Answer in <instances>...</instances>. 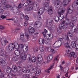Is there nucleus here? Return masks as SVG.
Masks as SVG:
<instances>
[{"label":"nucleus","mask_w":78,"mask_h":78,"mask_svg":"<svg viewBox=\"0 0 78 78\" xmlns=\"http://www.w3.org/2000/svg\"><path fill=\"white\" fill-rule=\"evenodd\" d=\"M20 57L23 60H25L27 59L28 61H31V55L30 54H27V52H22L21 54Z\"/></svg>","instance_id":"1"},{"label":"nucleus","mask_w":78,"mask_h":78,"mask_svg":"<svg viewBox=\"0 0 78 78\" xmlns=\"http://www.w3.org/2000/svg\"><path fill=\"white\" fill-rule=\"evenodd\" d=\"M19 48H22L23 50V52L26 53L27 51H28V48L27 44H25L23 45V44H19Z\"/></svg>","instance_id":"2"},{"label":"nucleus","mask_w":78,"mask_h":78,"mask_svg":"<svg viewBox=\"0 0 78 78\" xmlns=\"http://www.w3.org/2000/svg\"><path fill=\"white\" fill-rule=\"evenodd\" d=\"M11 11L14 14H17L19 12H20V9H17V7H14L11 9Z\"/></svg>","instance_id":"3"},{"label":"nucleus","mask_w":78,"mask_h":78,"mask_svg":"<svg viewBox=\"0 0 78 78\" xmlns=\"http://www.w3.org/2000/svg\"><path fill=\"white\" fill-rule=\"evenodd\" d=\"M61 44H62V42L60 41H56L53 44V47L54 48H58L59 47H60V46H61Z\"/></svg>","instance_id":"4"},{"label":"nucleus","mask_w":78,"mask_h":78,"mask_svg":"<svg viewBox=\"0 0 78 78\" xmlns=\"http://www.w3.org/2000/svg\"><path fill=\"white\" fill-rule=\"evenodd\" d=\"M1 53L0 54V56L1 57H4L5 56V58H10V55H5V54L6 53V52L4 51V50H2L0 51Z\"/></svg>","instance_id":"5"},{"label":"nucleus","mask_w":78,"mask_h":78,"mask_svg":"<svg viewBox=\"0 0 78 78\" xmlns=\"http://www.w3.org/2000/svg\"><path fill=\"white\" fill-rule=\"evenodd\" d=\"M62 5V3L60 2V0H56L55 1V6L56 8H58Z\"/></svg>","instance_id":"6"},{"label":"nucleus","mask_w":78,"mask_h":78,"mask_svg":"<svg viewBox=\"0 0 78 78\" xmlns=\"http://www.w3.org/2000/svg\"><path fill=\"white\" fill-rule=\"evenodd\" d=\"M0 62L2 66H5L7 64V61H5L3 58H1L0 59Z\"/></svg>","instance_id":"7"},{"label":"nucleus","mask_w":78,"mask_h":78,"mask_svg":"<svg viewBox=\"0 0 78 78\" xmlns=\"http://www.w3.org/2000/svg\"><path fill=\"white\" fill-rule=\"evenodd\" d=\"M71 33L70 32H68V34H69V36H70V37H72L73 36V33H75V32H76V28L74 29H73V28H71Z\"/></svg>","instance_id":"8"},{"label":"nucleus","mask_w":78,"mask_h":78,"mask_svg":"<svg viewBox=\"0 0 78 78\" xmlns=\"http://www.w3.org/2000/svg\"><path fill=\"white\" fill-rule=\"evenodd\" d=\"M65 12V9H62L60 12L59 11V12H58V15L60 17H62L64 18V15L62 13H64Z\"/></svg>","instance_id":"9"},{"label":"nucleus","mask_w":78,"mask_h":78,"mask_svg":"<svg viewBox=\"0 0 78 78\" xmlns=\"http://www.w3.org/2000/svg\"><path fill=\"white\" fill-rule=\"evenodd\" d=\"M8 47L10 51H12L14 49V44L12 43V44H10L9 45Z\"/></svg>","instance_id":"10"},{"label":"nucleus","mask_w":78,"mask_h":78,"mask_svg":"<svg viewBox=\"0 0 78 78\" xmlns=\"http://www.w3.org/2000/svg\"><path fill=\"white\" fill-rule=\"evenodd\" d=\"M47 8V7H46L45 8H40L39 9L40 10H39V11L38 12V14L39 16H41V14H42L43 13H44V10H45V9Z\"/></svg>","instance_id":"11"},{"label":"nucleus","mask_w":78,"mask_h":78,"mask_svg":"<svg viewBox=\"0 0 78 78\" xmlns=\"http://www.w3.org/2000/svg\"><path fill=\"white\" fill-rule=\"evenodd\" d=\"M73 6L76 7V9L78 10V0H75V2L73 3Z\"/></svg>","instance_id":"12"},{"label":"nucleus","mask_w":78,"mask_h":78,"mask_svg":"<svg viewBox=\"0 0 78 78\" xmlns=\"http://www.w3.org/2000/svg\"><path fill=\"white\" fill-rule=\"evenodd\" d=\"M53 19L52 18H50L48 19L47 21V23L48 25H50L53 22Z\"/></svg>","instance_id":"13"},{"label":"nucleus","mask_w":78,"mask_h":78,"mask_svg":"<svg viewBox=\"0 0 78 78\" xmlns=\"http://www.w3.org/2000/svg\"><path fill=\"white\" fill-rule=\"evenodd\" d=\"M6 72H7L8 73H11L12 72V69L10 68V67H9V66H7L6 69Z\"/></svg>","instance_id":"14"},{"label":"nucleus","mask_w":78,"mask_h":78,"mask_svg":"<svg viewBox=\"0 0 78 78\" xmlns=\"http://www.w3.org/2000/svg\"><path fill=\"white\" fill-rule=\"evenodd\" d=\"M29 6L27 8V10L28 11H31L33 9V4L29 5Z\"/></svg>","instance_id":"15"},{"label":"nucleus","mask_w":78,"mask_h":78,"mask_svg":"<svg viewBox=\"0 0 78 78\" xmlns=\"http://www.w3.org/2000/svg\"><path fill=\"white\" fill-rule=\"evenodd\" d=\"M68 3H69V0H63L62 4L64 6H67Z\"/></svg>","instance_id":"16"},{"label":"nucleus","mask_w":78,"mask_h":78,"mask_svg":"<svg viewBox=\"0 0 78 78\" xmlns=\"http://www.w3.org/2000/svg\"><path fill=\"white\" fill-rule=\"evenodd\" d=\"M29 31L30 33H33L34 32V28L30 27H29Z\"/></svg>","instance_id":"17"},{"label":"nucleus","mask_w":78,"mask_h":78,"mask_svg":"<svg viewBox=\"0 0 78 78\" xmlns=\"http://www.w3.org/2000/svg\"><path fill=\"white\" fill-rule=\"evenodd\" d=\"M35 25H37L38 27H40L42 25V23L39 21H36L35 23Z\"/></svg>","instance_id":"18"},{"label":"nucleus","mask_w":78,"mask_h":78,"mask_svg":"<svg viewBox=\"0 0 78 78\" xmlns=\"http://www.w3.org/2000/svg\"><path fill=\"white\" fill-rule=\"evenodd\" d=\"M73 11V9H68L67 12H66V16H67L69 14H71Z\"/></svg>","instance_id":"19"},{"label":"nucleus","mask_w":78,"mask_h":78,"mask_svg":"<svg viewBox=\"0 0 78 78\" xmlns=\"http://www.w3.org/2000/svg\"><path fill=\"white\" fill-rule=\"evenodd\" d=\"M63 22L66 25H69V19H66L65 20L63 21Z\"/></svg>","instance_id":"20"},{"label":"nucleus","mask_w":78,"mask_h":78,"mask_svg":"<svg viewBox=\"0 0 78 78\" xmlns=\"http://www.w3.org/2000/svg\"><path fill=\"white\" fill-rule=\"evenodd\" d=\"M0 76L1 77V78H6V77L2 73V69L0 67Z\"/></svg>","instance_id":"21"},{"label":"nucleus","mask_w":78,"mask_h":78,"mask_svg":"<svg viewBox=\"0 0 78 78\" xmlns=\"http://www.w3.org/2000/svg\"><path fill=\"white\" fill-rule=\"evenodd\" d=\"M14 53L16 56H20V51L18 50H16L14 51Z\"/></svg>","instance_id":"22"},{"label":"nucleus","mask_w":78,"mask_h":78,"mask_svg":"<svg viewBox=\"0 0 78 78\" xmlns=\"http://www.w3.org/2000/svg\"><path fill=\"white\" fill-rule=\"evenodd\" d=\"M27 2L28 5H33L34 3L33 0H27Z\"/></svg>","instance_id":"23"},{"label":"nucleus","mask_w":78,"mask_h":78,"mask_svg":"<svg viewBox=\"0 0 78 78\" xmlns=\"http://www.w3.org/2000/svg\"><path fill=\"white\" fill-rule=\"evenodd\" d=\"M48 14H49V15H51V14H52L53 13V10L51 8L49 9L48 10Z\"/></svg>","instance_id":"24"},{"label":"nucleus","mask_w":78,"mask_h":78,"mask_svg":"<svg viewBox=\"0 0 78 78\" xmlns=\"http://www.w3.org/2000/svg\"><path fill=\"white\" fill-rule=\"evenodd\" d=\"M54 64H55V62H54L52 65H51V67H49V69H48L46 70V72H47V73H50V72L49 71V70H51V68L54 66Z\"/></svg>","instance_id":"25"},{"label":"nucleus","mask_w":78,"mask_h":78,"mask_svg":"<svg viewBox=\"0 0 78 78\" xmlns=\"http://www.w3.org/2000/svg\"><path fill=\"white\" fill-rule=\"evenodd\" d=\"M13 45H14V48H15L17 50L19 49V48H20L19 45L17 43H14Z\"/></svg>","instance_id":"26"},{"label":"nucleus","mask_w":78,"mask_h":78,"mask_svg":"<svg viewBox=\"0 0 78 78\" xmlns=\"http://www.w3.org/2000/svg\"><path fill=\"white\" fill-rule=\"evenodd\" d=\"M7 43H8V41L7 40H5L1 42V44L2 46H5V45H6Z\"/></svg>","instance_id":"27"},{"label":"nucleus","mask_w":78,"mask_h":78,"mask_svg":"<svg viewBox=\"0 0 78 78\" xmlns=\"http://www.w3.org/2000/svg\"><path fill=\"white\" fill-rule=\"evenodd\" d=\"M53 57V56L52 55H50L47 57L48 60V61H51L52 59V58Z\"/></svg>","instance_id":"28"},{"label":"nucleus","mask_w":78,"mask_h":78,"mask_svg":"<svg viewBox=\"0 0 78 78\" xmlns=\"http://www.w3.org/2000/svg\"><path fill=\"white\" fill-rule=\"evenodd\" d=\"M33 3H34L33 4V6H34V8H37V9H38V8H39V5H38V4H37L36 2H35L34 3V2H33Z\"/></svg>","instance_id":"29"},{"label":"nucleus","mask_w":78,"mask_h":78,"mask_svg":"<svg viewBox=\"0 0 78 78\" xmlns=\"http://www.w3.org/2000/svg\"><path fill=\"white\" fill-rule=\"evenodd\" d=\"M36 57H32L31 58V62H36Z\"/></svg>","instance_id":"30"},{"label":"nucleus","mask_w":78,"mask_h":78,"mask_svg":"<svg viewBox=\"0 0 78 78\" xmlns=\"http://www.w3.org/2000/svg\"><path fill=\"white\" fill-rule=\"evenodd\" d=\"M72 22L75 23L77 20V17H74L72 18Z\"/></svg>","instance_id":"31"},{"label":"nucleus","mask_w":78,"mask_h":78,"mask_svg":"<svg viewBox=\"0 0 78 78\" xmlns=\"http://www.w3.org/2000/svg\"><path fill=\"white\" fill-rule=\"evenodd\" d=\"M17 66L15 65H13L12 66V69H13L14 70V71H16V72H17Z\"/></svg>","instance_id":"32"},{"label":"nucleus","mask_w":78,"mask_h":78,"mask_svg":"<svg viewBox=\"0 0 78 78\" xmlns=\"http://www.w3.org/2000/svg\"><path fill=\"white\" fill-rule=\"evenodd\" d=\"M64 23L62 22V23L59 24V27L61 28H64Z\"/></svg>","instance_id":"33"},{"label":"nucleus","mask_w":78,"mask_h":78,"mask_svg":"<svg viewBox=\"0 0 78 78\" xmlns=\"http://www.w3.org/2000/svg\"><path fill=\"white\" fill-rule=\"evenodd\" d=\"M51 31H55V25H52L51 26Z\"/></svg>","instance_id":"34"},{"label":"nucleus","mask_w":78,"mask_h":78,"mask_svg":"<svg viewBox=\"0 0 78 78\" xmlns=\"http://www.w3.org/2000/svg\"><path fill=\"white\" fill-rule=\"evenodd\" d=\"M68 70H69V68L66 67L64 69L63 72H64V73H66Z\"/></svg>","instance_id":"35"},{"label":"nucleus","mask_w":78,"mask_h":78,"mask_svg":"<svg viewBox=\"0 0 78 78\" xmlns=\"http://www.w3.org/2000/svg\"><path fill=\"white\" fill-rule=\"evenodd\" d=\"M41 74V71L38 70L35 74V75L36 76H39Z\"/></svg>","instance_id":"36"},{"label":"nucleus","mask_w":78,"mask_h":78,"mask_svg":"<svg viewBox=\"0 0 78 78\" xmlns=\"http://www.w3.org/2000/svg\"><path fill=\"white\" fill-rule=\"evenodd\" d=\"M54 20L55 22H58L59 20V17L57 16H56L54 17Z\"/></svg>","instance_id":"37"},{"label":"nucleus","mask_w":78,"mask_h":78,"mask_svg":"<svg viewBox=\"0 0 78 78\" xmlns=\"http://www.w3.org/2000/svg\"><path fill=\"white\" fill-rule=\"evenodd\" d=\"M39 49L41 51H44V48L42 46H40Z\"/></svg>","instance_id":"38"},{"label":"nucleus","mask_w":78,"mask_h":78,"mask_svg":"<svg viewBox=\"0 0 78 78\" xmlns=\"http://www.w3.org/2000/svg\"><path fill=\"white\" fill-rule=\"evenodd\" d=\"M20 18L21 19H24V14L22 13H20Z\"/></svg>","instance_id":"39"},{"label":"nucleus","mask_w":78,"mask_h":78,"mask_svg":"<svg viewBox=\"0 0 78 78\" xmlns=\"http://www.w3.org/2000/svg\"><path fill=\"white\" fill-rule=\"evenodd\" d=\"M57 31L58 32V33H61L62 30V28L60 27H58L57 28Z\"/></svg>","instance_id":"40"},{"label":"nucleus","mask_w":78,"mask_h":78,"mask_svg":"<svg viewBox=\"0 0 78 78\" xmlns=\"http://www.w3.org/2000/svg\"><path fill=\"white\" fill-rule=\"evenodd\" d=\"M21 70H22V67L18 66L17 67L16 72H19Z\"/></svg>","instance_id":"41"},{"label":"nucleus","mask_w":78,"mask_h":78,"mask_svg":"<svg viewBox=\"0 0 78 78\" xmlns=\"http://www.w3.org/2000/svg\"><path fill=\"white\" fill-rule=\"evenodd\" d=\"M39 44H44V42H43V40H42V38H40V40L39 41Z\"/></svg>","instance_id":"42"},{"label":"nucleus","mask_w":78,"mask_h":78,"mask_svg":"<svg viewBox=\"0 0 78 78\" xmlns=\"http://www.w3.org/2000/svg\"><path fill=\"white\" fill-rule=\"evenodd\" d=\"M51 39H48L46 41V44L50 45V44H51Z\"/></svg>","instance_id":"43"},{"label":"nucleus","mask_w":78,"mask_h":78,"mask_svg":"<svg viewBox=\"0 0 78 78\" xmlns=\"http://www.w3.org/2000/svg\"><path fill=\"white\" fill-rule=\"evenodd\" d=\"M72 45L73 48H75L76 45V44H75V42L73 41L72 43Z\"/></svg>","instance_id":"44"},{"label":"nucleus","mask_w":78,"mask_h":78,"mask_svg":"<svg viewBox=\"0 0 78 78\" xmlns=\"http://www.w3.org/2000/svg\"><path fill=\"white\" fill-rule=\"evenodd\" d=\"M6 2V0H1V3L3 5H5Z\"/></svg>","instance_id":"45"},{"label":"nucleus","mask_w":78,"mask_h":78,"mask_svg":"<svg viewBox=\"0 0 78 78\" xmlns=\"http://www.w3.org/2000/svg\"><path fill=\"white\" fill-rule=\"evenodd\" d=\"M33 51L34 52H37L38 51V48L36 47H35L33 48Z\"/></svg>","instance_id":"46"},{"label":"nucleus","mask_w":78,"mask_h":78,"mask_svg":"<svg viewBox=\"0 0 78 78\" xmlns=\"http://www.w3.org/2000/svg\"><path fill=\"white\" fill-rule=\"evenodd\" d=\"M73 5H70L69 6L68 9H73Z\"/></svg>","instance_id":"47"},{"label":"nucleus","mask_w":78,"mask_h":78,"mask_svg":"<svg viewBox=\"0 0 78 78\" xmlns=\"http://www.w3.org/2000/svg\"><path fill=\"white\" fill-rule=\"evenodd\" d=\"M27 69L26 68H23L22 70V72H23V73H26V72H27Z\"/></svg>","instance_id":"48"},{"label":"nucleus","mask_w":78,"mask_h":78,"mask_svg":"<svg viewBox=\"0 0 78 78\" xmlns=\"http://www.w3.org/2000/svg\"><path fill=\"white\" fill-rule=\"evenodd\" d=\"M38 61V62H42V61H43V58H38L37 59Z\"/></svg>","instance_id":"49"},{"label":"nucleus","mask_w":78,"mask_h":78,"mask_svg":"<svg viewBox=\"0 0 78 78\" xmlns=\"http://www.w3.org/2000/svg\"><path fill=\"white\" fill-rule=\"evenodd\" d=\"M73 55H74V52H71L69 53V56H70L71 57H73Z\"/></svg>","instance_id":"50"},{"label":"nucleus","mask_w":78,"mask_h":78,"mask_svg":"<svg viewBox=\"0 0 78 78\" xmlns=\"http://www.w3.org/2000/svg\"><path fill=\"white\" fill-rule=\"evenodd\" d=\"M1 18H2V19H6L7 18V17L5 16L4 15H2L0 16Z\"/></svg>","instance_id":"51"},{"label":"nucleus","mask_w":78,"mask_h":78,"mask_svg":"<svg viewBox=\"0 0 78 78\" xmlns=\"http://www.w3.org/2000/svg\"><path fill=\"white\" fill-rule=\"evenodd\" d=\"M65 47L66 48H70V46H69V44L67 43L65 45Z\"/></svg>","instance_id":"52"},{"label":"nucleus","mask_w":78,"mask_h":78,"mask_svg":"<svg viewBox=\"0 0 78 78\" xmlns=\"http://www.w3.org/2000/svg\"><path fill=\"white\" fill-rule=\"evenodd\" d=\"M69 27H73V23H72V22L69 23Z\"/></svg>","instance_id":"53"},{"label":"nucleus","mask_w":78,"mask_h":78,"mask_svg":"<svg viewBox=\"0 0 78 78\" xmlns=\"http://www.w3.org/2000/svg\"><path fill=\"white\" fill-rule=\"evenodd\" d=\"M12 60L13 61H16V60H17V58H16V56H13L12 58Z\"/></svg>","instance_id":"54"},{"label":"nucleus","mask_w":78,"mask_h":78,"mask_svg":"<svg viewBox=\"0 0 78 78\" xmlns=\"http://www.w3.org/2000/svg\"><path fill=\"white\" fill-rule=\"evenodd\" d=\"M25 19L26 20H29V17L27 16H26L25 17Z\"/></svg>","instance_id":"55"},{"label":"nucleus","mask_w":78,"mask_h":78,"mask_svg":"<svg viewBox=\"0 0 78 78\" xmlns=\"http://www.w3.org/2000/svg\"><path fill=\"white\" fill-rule=\"evenodd\" d=\"M6 8H11V5L8 4L6 5Z\"/></svg>","instance_id":"56"},{"label":"nucleus","mask_w":78,"mask_h":78,"mask_svg":"<svg viewBox=\"0 0 78 78\" xmlns=\"http://www.w3.org/2000/svg\"><path fill=\"white\" fill-rule=\"evenodd\" d=\"M41 58H42V55H38L37 59Z\"/></svg>","instance_id":"57"},{"label":"nucleus","mask_w":78,"mask_h":78,"mask_svg":"<svg viewBox=\"0 0 78 78\" xmlns=\"http://www.w3.org/2000/svg\"><path fill=\"white\" fill-rule=\"evenodd\" d=\"M46 33L45 32H43L42 33V34L43 35V36L45 37V38H46Z\"/></svg>","instance_id":"58"},{"label":"nucleus","mask_w":78,"mask_h":78,"mask_svg":"<svg viewBox=\"0 0 78 78\" xmlns=\"http://www.w3.org/2000/svg\"><path fill=\"white\" fill-rule=\"evenodd\" d=\"M77 56V54H75V52H74V54L73 55V57L74 58H76Z\"/></svg>","instance_id":"59"},{"label":"nucleus","mask_w":78,"mask_h":78,"mask_svg":"<svg viewBox=\"0 0 78 78\" xmlns=\"http://www.w3.org/2000/svg\"><path fill=\"white\" fill-rule=\"evenodd\" d=\"M24 36H20V39L21 40H23V39H25V37H24Z\"/></svg>","instance_id":"60"},{"label":"nucleus","mask_w":78,"mask_h":78,"mask_svg":"<svg viewBox=\"0 0 78 78\" xmlns=\"http://www.w3.org/2000/svg\"><path fill=\"white\" fill-rule=\"evenodd\" d=\"M5 28V27L3 26H0V29H1L2 30H4Z\"/></svg>","instance_id":"61"},{"label":"nucleus","mask_w":78,"mask_h":78,"mask_svg":"<svg viewBox=\"0 0 78 78\" xmlns=\"http://www.w3.org/2000/svg\"><path fill=\"white\" fill-rule=\"evenodd\" d=\"M22 4L21 3H20L19 5H18V9H20V8H22Z\"/></svg>","instance_id":"62"},{"label":"nucleus","mask_w":78,"mask_h":78,"mask_svg":"<svg viewBox=\"0 0 78 78\" xmlns=\"http://www.w3.org/2000/svg\"><path fill=\"white\" fill-rule=\"evenodd\" d=\"M4 10L2 8H0V13H2V12H3Z\"/></svg>","instance_id":"63"},{"label":"nucleus","mask_w":78,"mask_h":78,"mask_svg":"<svg viewBox=\"0 0 78 78\" xmlns=\"http://www.w3.org/2000/svg\"><path fill=\"white\" fill-rule=\"evenodd\" d=\"M44 5L45 7H47L49 5L48 4V3L47 2H45L44 4Z\"/></svg>","instance_id":"64"}]
</instances>
